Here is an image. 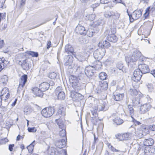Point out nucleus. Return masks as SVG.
Instances as JSON below:
<instances>
[{"label":"nucleus","mask_w":155,"mask_h":155,"mask_svg":"<svg viewBox=\"0 0 155 155\" xmlns=\"http://www.w3.org/2000/svg\"><path fill=\"white\" fill-rule=\"evenodd\" d=\"M149 129L153 131H155V125H150L149 126Z\"/></svg>","instance_id":"nucleus-63"},{"label":"nucleus","mask_w":155,"mask_h":155,"mask_svg":"<svg viewBox=\"0 0 155 155\" xmlns=\"http://www.w3.org/2000/svg\"><path fill=\"white\" fill-rule=\"evenodd\" d=\"M138 68L143 74L148 73L150 71L149 66L145 64H139Z\"/></svg>","instance_id":"nucleus-14"},{"label":"nucleus","mask_w":155,"mask_h":155,"mask_svg":"<svg viewBox=\"0 0 155 155\" xmlns=\"http://www.w3.org/2000/svg\"><path fill=\"white\" fill-rule=\"evenodd\" d=\"M54 107H49L43 109L41 111V113L44 117H48L54 114Z\"/></svg>","instance_id":"nucleus-4"},{"label":"nucleus","mask_w":155,"mask_h":155,"mask_svg":"<svg viewBox=\"0 0 155 155\" xmlns=\"http://www.w3.org/2000/svg\"><path fill=\"white\" fill-rule=\"evenodd\" d=\"M116 28L114 27H111V32L112 35H114L116 32Z\"/></svg>","instance_id":"nucleus-62"},{"label":"nucleus","mask_w":155,"mask_h":155,"mask_svg":"<svg viewBox=\"0 0 155 155\" xmlns=\"http://www.w3.org/2000/svg\"><path fill=\"white\" fill-rule=\"evenodd\" d=\"M39 87L43 91H46L49 88L48 83L45 82H43L40 84Z\"/></svg>","instance_id":"nucleus-21"},{"label":"nucleus","mask_w":155,"mask_h":155,"mask_svg":"<svg viewBox=\"0 0 155 155\" xmlns=\"http://www.w3.org/2000/svg\"><path fill=\"white\" fill-rule=\"evenodd\" d=\"M150 154L151 155H154L155 154V148L153 147H150Z\"/></svg>","instance_id":"nucleus-56"},{"label":"nucleus","mask_w":155,"mask_h":155,"mask_svg":"<svg viewBox=\"0 0 155 155\" xmlns=\"http://www.w3.org/2000/svg\"><path fill=\"white\" fill-rule=\"evenodd\" d=\"M26 53L33 57H37L38 56V54L37 52L33 51H27Z\"/></svg>","instance_id":"nucleus-43"},{"label":"nucleus","mask_w":155,"mask_h":155,"mask_svg":"<svg viewBox=\"0 0 155 155\" xmlns=\"http://www.w3.org/2000/svg\"><path fill=\"white\" fill-rule=\"evenodd\" d=\"M94 71V68L91 66L87 67L84 70V72L86 75L89 78L93 75Z\"/></svg>","instance_id":"nucleus-10"},{"label":"nucleus","mask_w":155,"mask_h":155,"mask_svg":"<svg viewBox=\"0 0 155 155\" xmlns=\"http://www.w3.org/2000/svg\"><path fill=\"white\" fill-rule=\"evenodd\" d=\"M32 91L33 93L36 95V96L40 97H42L43 95V91H42L41 89L37 87H34L32 89Z\"/></svg>","instance_id":"nucleus-16"},{"label":"nucleus","mask_w":155,"mask_h":155,"mask_svg":"<svg viewBox=\"0 0 155 155\" xmlns=\"http://www.w3.org/2000/svg\"><path fill=\"white\" fill-rule=\"evenodd\" d=\"M117 68L120 70L123 71V64L121 63H118L117 65Z\"/></svg>","instance_id":"nucleus-59"},{"label":"nucleus","mask_w":155,"mask_h":155,"mask_svg":"<svg viewBox=\"0 0 155 155\" xmlns=\"http://www.w3.org/2000/svg\"><path fill=\"white\" fill-rule=\"evenodd\" d=\"M8 139L6 138L0 139V144H4L8 141Z\"/></svg>","instance_id":"nucleus-54"},{"label":"nucleus","mask_w":155,"mask_h":155,"mask_svg":"<svg viewBox=\"0 0 155 155\" xmlns=\"http://www.w3.org/2000/svg\"><path fill=\"white\" fill-rule=\"evenodd\" d=\"M113 121L114 124H116L117 125L122 124L123 122V120L119 117H117L114 119Z\"/></svg>","instance_id":"nucleus-27"},{"label":"nucleus","mask_w":155,"mask_h":155,"mask_svg":"<svg viewBox=\"0 0 155 155\" xmlns=\"http://www.w3.org/2000/svg\"><path fill=\"white\" fill-rule=\"evenodd\" d=\"M86 30L84 26L78 24L76 27L75 31L77 34H79L81 35H85Z\"/></svg>","instance_id":"nucleus-13"},{"label":"nucleus","mask_w":155,"mask_h":155,"mask_svg":"<svg viewBox=\"0 0 155 155\" xmlns=\"http://www.w3.org/2000/svg\"><path fill=\"white\" fill-rule=\"evenodd\" d=\"M73 60V57L72 55L65 56L64 59V65L66 66H68L69 68H71Z\"/></svg>","instance_id":"nucleus-8"},{"label":"nucleus","mask_w":155,"mask_h":155,"mask_svg":"<svg viewBox=\"0 0 155 155\" xmlns=\"http://www.w3.org/2000/svg\"><path fill=\"white\" fill-rule=\"evenodd\" d=\"M143 56L141 52L135 50L131 55L129 57H125V60L127 63L129 62H135L137 60L140 61H143Z\"/></svg>","instance_id":"nucleus-1"},{"label":"nucleus","mask_w":155,"mask_h":155,"mask_svg":"<svg viewBox=\"0 0 155 155\" xmlns=\"http://www.w3.org/2000/svg\"><path fill=\"white\" fill-rule=\"evenodd\" d=\"M71 96L74 101H79L83 98L82 94L76 91H72L71 92Z\"/></svg>","instance_id":"nucleus-12"},{"label":"nucleus","mask_w":155,"mask_h":155,"mask_svg":"<svg viewBox=\"0 0 155 155\" xmlns=\"http://www.w3.org/2000/svg\"><path fill=\"white\" fill-rule=\"evenodd\" d=\"M57 113L59 115L62 114L63 115H65L64 110V107L61 106H60L59 107Z\"/></svg>","instance_id":"nucleus-41"},{"label":"nucleus","mask_w":155,"mask_h":155,"mask_svg":"<svg viewBox=\"0 0 155 155\" xmlns=\"http://www.w3.org/2000/svg\"><path fill=\"white\" fill-rule=\"evenodd\" d=\"M154 143V140L151 138L145 139L143 141V144L146 147H150Z\"/></svg>","instance_id":"nucleus-18"},{"label":"nucleus","mask_w":155,"mask_h":155,"mask_svg":"<svg viewBox=\"0 0 155 155\" xmlns=\"http://www.w3.org/2000/svg\"><path fill=\"white\" fill-rule=\"evenodd\" d=\"M108 147L113 152H116L118 153V154H120L121 151L118 150H117L110 143H109L108 145Z\"/></svg>","instance_id":"nucleus-36"},{"label":"nucleus","mask_w":155,"mask_h":155,"mask_svg":"<svg viewBox=\"0 0 155 155\" xmlns=\"http://www.w3.org/2000/svg\"><path fill=\"white\" fill-rule=\"evenodd\" d=\"M130 94L132 96H137L139 94L140 97H141L142 94L139 91H138L137 90L135 89L134 87L133 88H130L129 91Z\"/></svg>","instance_id":"nucleus-23"},{"label":"nucleus","mask_w":155,"mask_h":155,"mask_svg":"<svg viewBox=\"0 0 155 155\" xmlns=\"http://www.w3.org/2000/svg\"><path fill=\"white\" fill-rule=\"evenodd\" d=\"M27 78L28 76L26 74H24L21 76L19 81V84L18 90H20V89H21L24 86L27 81Z\"/></svg>","instance_id":"nucleus-11"},{"label":"nucleus","mask_w":155,"mask_h":155,"mask_svg":"<svg viewBox=\"0 0 155 155\" xmlns=\"http://www.w3.org/2000/svg\"><path fill=\"white\" fill-rule=\"evenodd\" d=\"M130 114L132 115L134 114V110L132 105H129L128 106Z\"/></svg>","instance_id":"nucleus-53"},{"label":"nucleus","mask_w":155,"mask_h":155,"mask_svg":"<svg viewBox=\"0 0 155 155\" xmlns=\"http://www.w3.org/2000/svg\"><path fill=\"white\" fill-rule=\"evenodd\" d=\"M147 87L148 90L150 92H154V88L153 87V85L151 84H148L147 86Z\"/></svg>","instance_id":"nucleus-50"},{"label":"nucleus","mask_w":155,"mask_h":155,"mask_svg":"<svg viewBox=\"0 0 155 155\" xmlns=\"http://www.w3.org/2000/svg\"><path fill=\"white\" fill-rule=\"evenodd\" d=\"M140 98L136 97L132 99V103L134 106H136L140 104Z\"/></svg>","instance_id":"nucleus-28"},{"label":"nucleus","mask_w":155,"mask_h":155,"mask_svg":"<svg viewBox=\"0 0 155 155\" xmlns=\"http://www.w3.org/2000/svg\"><path fill=\"white\" fill-rule=\"evenodd\" d=\"M99 77L100 79L104 81V80H106L107 77V74L104 72H101L99 74Z\"/></svg>","instance_id":"nucleus-37"},{"label":"nucleus","mask_w":155,"mask_h":155,"mask_svg":"<svg viewBox=\"0 0 155 155\" xmlns=\"http://www.w3.org/2000/svg\"><path fill=\"white\" fill-rule=\"evenodd\" d=\"M95 15L94 14H89L86 16V18L87 19L89 20H93L95 18Z\"/></svg>","instance_id":"nucleus-46"},{"label":"nucleus","mask_w":155,"mask_h":155,"mask_svg":"<svg viewBox=\"0 0 155 155\" xmlns=\"http://www.w3.org/2000/svg\"><path fill=\"white\" fill-rule=\"evenodd\" d=\"M105 104L103 103H100L99 105H98L97 106V108L95 109V110H97L99 111H100L101 110H106V109H105Z\"/></svg>","instance_id":"nucleus-35"},{"label":"nucleus","mask_w":155,"mask_h":155,"mask_svg":"<svg viewBox=\"0 0 155 155\" xmlns=\"http://www.w3.org/2000/svg\"><path fill=\"white\" fill-rule=\"evenodd\" d=\"M5 90L8 91L7 88H4L2 90L1 92V94H2L0 96V106L2 105V101L3 100L5 101L6 100V99L4 98V91Z\"/></svg>","instance_id":"nucleus-34"},{"label":"nucleus","mask_w":155,"mask_h":155,"mask_svg":"<svg viewBox=\"0 0 155 155\" xmlns=\"http://www.w3.org/2000/svg\"><path fill=\"white\" fill-rule=\"evenodd\" d=\"M100 1L101 4H106L109 3L110 0H100Z\"/></svg>","instance_id":"nucleus-60"},{"label":"nucleus","mask_w":155,"mask_h":155,"mask_svg":"<svg viewBox=\"0 0 155 155\" xmlns=\"http://www.w3.org/2000/svg\"><path fill=\"white\" fill-rule=\"evenodd\" d=\"M151 106L149 103H146L142 105L140 108L139 112L141 114H144L148 112L151 108Z\"/></svg>","instance_id":"nucleus-9"},{"label":"nucleus","mask_w":155,"mask_h":155,"mask_svg":"<svg viewBox=\"0 0 155 155\" xmlns=\"http://www.w3.org/2000/svg\"><path fill=\"white\" fill-rule=\"evenodd\" d=\"M113 2L117 3H120L125 6V3L124 0H112Z\"/></svg>","instance_id":"nucleus-55"},{"label":"nucleus","mask_w":155,"mask_h":155,"mask_svg":"<svg viewBox=\"0 0 155 155\" xmlns=\"http://www.w3.org/2000/svg\"><path fill=\"white\" fill-rule=\"evenodd\" d=\"M62 92H64L62 89V87H57L54 92V94L56 96L60 94Z\"/></svg>","instance_id":"nucleus-40"},{"label":"nucleus","mask_w":155,"mask_h":155,"mask_svg":"<svg viewBox=\"0 0 155 155\" xmlns=\"http://www.w3.org/2000/svg\"><path fill=\"white\" fill-rule=\"evenodd\" d=\"M132 135L131 133H125L123 134H118L116 135V138L120 141L127 140L130 139Z\"/></svg>","instance_id":"nucleus-6"},{"label":"nucleus","mask_w":155,"mask_h":155,"mask_svg":"<svg viewBox=\"0 0 155 155\" xmlns=\"http://www.w3.org/2000/svg\"><path fill=\"white\" fill-rule=\"evenodd\" d=\"M35 142V141L34 140L27 147V148L28 149V150L30 153L31 152H32L33 151L34 148V145Z\"/></svg>","instance_id":"nucleus-42"},{"label":"nucleus","mask_w":155,"mask_h":155,"mask_svg":"<svg viewBox=\"0 0 155 155\" xmlns=\"http://www.w3.org/2000/svg\"><path fill=\"white\" fill-rule=\"evenodd\" d=\"M131 117L132 118V121L135 125H141V124H142L141 123H140V122L137 121L136 120H135L134 118H133L132 117Z\"/></svg>","instance_id":"nucleus-57"},{"label":"nucleus","mask_w":155,"mask_h":155,"mask_svg":"<svg viewBox=\"0 0 155 155\" xmlns=\"http://www.w3.org/2000/svg\"><path fill=\"white\" fill-rule=\"evenodd\" d=\"M150 147H146L144 149L145 155H151L150 150Z\"/></svg>","instance_id":"nucleus-49"},{"label":"nucleus","mask_w":155,"mask_h":155,"mask_svg":"<svg viewBox=\"0 0 155 155\" xmlns=\"http://www.w3.org/2000/svg\"><path fill=\"white\" fill-rule=\"evenodd\" d=\"M143 10L142 9L136 10L134 11L132 14L128 13L130 21L132 22L134 20H137L140 18L142 15Z\"/></svg>","instance_id":"nucleus-3"},{"label":"nucleus","mask_w":155,"mask_h":155,"mask_svg":"<svg viewBox=\"0 0 155 155\" xmlns=\"http://www.w3.org/2000/svg\"><path fill=\"white\" fill-rule=\"evenodd\" d=\"M8 78L6 75H4L2 76L0 81L3 84H6L8 81Z\"/></svg>","instance_id":"nucleus-44"},{"label":"nucleus","mask_w":155,"mask_h":155,"mask_svg":"<svg viewBox=\"0 0 155 155\" xmlns=\"http://www.w3.org/2000/svg\"><path fill=\"white\" fill-rule=\"evenodd\" d=\"M150 8V6L148 7L146 9L145 12L143 15L144 17L145 18H147L149 16Z\"/></svg>","instance_id":"nucleus-48"},{"label":"nucleus","mask_w":155,"mask_h":155,"mask_svg":"<svg viewBox=\"0 0 155 155\" xmlns=\"http://www.w3.org/2000/svg\"><path fill=\"white\" fill-rule=\"evenodd\" d=\"M8 89V91L5 90L4 91V97H5V99L6 100L8 99L10 96L9 92L8 91V88H7Z\"/></svg>","instance_id":"nucleus-52"},{"label":"nucleus","mask_w":155,"mask_h":155,"mask_svg":"<svg viewBox=\"0 0 155 155\" xmlns=\"http://www.w3.org/2000/svg\"><path fill=\"white\" fill-rule=\"evenodd\" d=\"M55 145L59 148H62L66 146V141L64 139H62L56 142Z\"/></svg>","instance_id":"nucleus-17"},{"label":"nucleus","mask_w":155,"mask_h":155,"mask_svg":"<svg viewBox=\"0 0 155 155\" xmlns=\"http://www.w3.org/2000/svg\"><path fill=\"white\" fill-rule=\"evenodd\" d=\"M113 12V11H107L105 12H104V17L107 18H111L112 16Z\"/></svg>","instance_id":"nucleus-30"},{"label":"nucleus","mask_w":155,"mask_h":155,"mask_svg":"<svg viewBox=\"0 0 155 155\" xmlns=\"http://www.w3.org/2000/svg\"><path fill=\"white\" fill-rule=\"evenodd\" d=\"M76 77L73 76L71 77V80L70 81L71 83V85L73 88L74 90L75 91H79L81 89L80 84L78 82H74V80L75 79Z\"/></svg>","instance_id":"nucleus-7"},{"label":"nucleus","mask_w":155,"mask_h":155,"mask_svg":"<svg viewBox=\"0 0 155 155\" xmlns=\"http://www.w3.org/2000/svg\"><path fill=\"white\" fill-rule=\"evenodd\" d=\"M124 96V94H114L112 97L115 101H119L122 100Z\"/></svg>","instance_id":"nucleus-22"},{"label":"nucleus","mask_w":155,"mask_h":155,"mask_svg":"<svg viewBox=\"0 0 155 155\" xmlns=\"http://www.w3.org/2000/svg\"><path fill=\"white\" fill-rule=\"evenodd\" d=\"M91 113H92V115L93 116V117H92V118H93L92 121L94 124L95 123V122L94 120H95L96 122H97V114L95 112H93L91 111Z\"/></svg>","instance_id":"nucleus-45"},{"label":"nucleus","mask_w":155,"mask_h":155,"mask_svg":"<svg viewBox=\"0 0 155 155\" xmlns=\"http://www.w3.org/2000/svg\"><path fill=\"white\" fill-rule=\"evenodd\" d=\"M51 42L50 41H48L47 43V49H49L51 46Z\"/></svg>","instance_id":"nucleus-64"},{"label":"nucleus","mask_w":155,"mask_h":155,"mask_svg":"<svg viewBox=\"0 0 155 155\" xmlns=\"http://www.w3.org/2000/svg\"><path fill=\"white\" fill-rule=\"evenodd\" d=\"M99 86L101 87V89L103 90H106L108 86L107 82L104 81H100Z\"/></svg>","instance_id":"nucleus-26"},{"label":"nucleus","mask_w":155,"mask_h":155,"mask_svg":"<svg viewBox=\"0 0 155 155\" xmlns=\"http://www.w3.org/2000/svg\"><path fill=\"white\" fill-rule=\"evenodd\" d=\"M48 84L49 85V88L51 87L50 89H51L52 88V87L54 85V83L53 81H50L49 83H48Z\"/></svg>","instance_id":"nucleus-61"},{"label":"nucleus","mask_w":155,"mask_h":155,"mask_svg":"<svg viewBox=\"0 0 155 155\" xmlns=\"http://www.w3.org/2000/svg\"><path fill=\"white\" fill-rule=\"evenodd\" d=\"M98 46V48L94 51L93 55L95 59L99 60L104 55L106 51L105 48L102 47L101 44H99Z\"/></svg>","instance_id":"nucleus-2"},{"label":"nucleus","mask_w":155,"mask_h":155,"mask_svg":"<svg viewBox=\"0 0 155 155\" xmlns=\"http://www.w3.org/2000/svg\"><path fill=\"white\" fill-rule=\"evenodd\" d=\"M127 63L128 66L132 69H134L136 67V65L135 62H129Z\"/></svg>","instance_id":"nucleus-51"},{"label":"nucleus","mask_w":155,"mask_h":155,"mask_svg":"<svg viewBox=\"0 0 155 155\" xmlns=\"http://www.w3.org/2000/svg\"><path fill=\"white\" fill-rule=\"evenodd\" d=\"M58 99L64 100L65 97V95L64 92H62L60 94L56 96Z\"/></svg>","instance_id":"nucleus-38"},{"label":"nucleus","mask_w":155,"mask_h":155,"mask_svg":"<svg viewBox=\"0 0 155 155\" xmlns=\"http://www.w3.org/2000/svg\"><path fill=\"white\" fill-rule=\"evenodd\" d=\"M143 74L138 68L134 71V76L132 77V80L136 82H138L140 80Z\"/></svg>","instance_id":"nucleus-5"},{"label":"nucleus","mask_w":155,"mask_h":155,"mask_svg":"<svg viewBox=\"0 0 155 155\" xmlns=\"http://www.w3.org/2000/svg\"><path fill=\"white\" fill-rule=\"evenodd\" d=\"M120 15L118 12L113 11L111 18L114 20H118L120 17Z\"/></svg>","instance_id":"nucleus-39"},{"label":"nucleus","mask_w":155,"mask_h":155,"mask_svg":"<svg viewBox=\"0 0 155 155\" xmlns=\"http://www.w3.org/2000/svg\"><path fill=\"white\" fill-rule=\"evenodd\" d=\"M56 149L54 147H50L48 149V153L50 155H57L56 152Z\"/></svg>","instance_id":"nucleus-33"},{"label":"nucleus","mask_w":155,"mask_h":155,"mask_svg":"<svg viewBox=\"0 0 155 155\" xmlns=\"http://www.w3.org/2000/svg\"><path fill=\"white\" fill-rule=\"evenodd\" d=\"M56 123L59 128L62 129H65L66 127L64 126L63 122L60 119L56 120Z\"/></svg>","instance_id":"nucleus-29"},{"label":"nucleus","mask_w":155,"mask_h":155,"mask_svg":"<svg viewBox=\"0 0 155 155\" xmlns=\"http://www.w3.org/2000/svg\"><path fill=\"white\" fill-rule=\"evenodd\" d=\"M102 64L99 60H97L94 62L93 66H92L94 68V69L98 70L101 68Z\"/></svg>","instance_id":"nucleus-25"},{"label":"nucleus","mask_w":155,"mask_h":155,"mask_svg":"<svg viewBox=\"0 0 155 155\" xmlns=\"http://www.w3.org/2000/svg\"><path fill=\"white\" fill-rule=\"evenodd\" d=\"M99 44H101V46L102 48H104V47L106 48H108L110 46V43L108 41L105 40L103 41V43H102L101 42H99L98 45Z\"/></svg>","instance_id":"nucleus-32"},{"label":"nucleus","mask_w":155,"mask_h":155,"mask_svg":"<svg viewBox=\"0 0 155 155\" xmlns=\"http://www.w3.org/2000/svg\"><path fill=\"white\" fill-rule=\"evenodd\" d=\"M99 31V29L96 28H90L86 30L85 35L86 34L88 37H91L95 33H97Z\"/></svg>","instance_id":"nucleus-15"},{"label":"nucleus","mask_w":155,"mask_h":155,"mask_svg":"<svg viewBox=\"0 0 155 155\" xmlns=\"http://www.w3.org/2000/svg\"><path fill=\"white\" fill-rule=\"evenodd\" d=\"M48 77L52 79H58L59 78V74L54 72H51L49 73Z\"/></svg>","instance_id":"nucleus-24"},{"label":"nucleus","mask_w":155,"mask_h":155,"mask_svg":"<svg viewBox=\"0 0 155 155\" xmlns=\"http://www.w3.org/2000/svg\"><path fill=\"white\" fill-rule=\"evenodd\" d=\"M28 130L29 132H35L37 131V130L35 127H28Z\"/></svg>","instance_id":"nucleus-58"},{"label":"nucleus","mask_w":155,"mask_h":155,"mask_svg":"<svg viewBox=\"0 0 155 155\" xmlns=\"http://www.w3.org/2000/svg\"><path fill=\"white\" fill-rule=\"evenodd\" d=\"M107 40L113 43L116 42L117 40V37L114 35H109L107 37Z\"/></svg>","instance_id":"nucleus-20"},{"label":"nucleus","mask_w":155,"mask_h":155,"mask_svg":"<svg viewBox=\"0 0 155 155\" xmlns=\"http://www.w3.org/2000/svg\"><path fill=\"white\" fill-rule=\"evenodd\" d=\"M65 51L68 54H73L74 50L72 46L70 44H68L65 47Z\"/></svg>","instance_id":"nucleus-19"},{"label":"nucleus","mask_w":155,"mask_h":155,"mask_svg":"<svg viewBox=\"0 0 155 155\" xmlns=\"http://www.w3.org/2000/svg\"><path fill=\"white\" fill-rule=\"evenodd\" d=\"M60 136L65 137L66 139V133L65 129H62L60 132Z\"/></svg>","instance_id":"nucleus-47"},{"label":"nucleus","mask_w":155,"mask_h":155,"mask_svg":"<svg viewBox=\"0 0 155 155\" xmlns=\"http://www.w3.org/2000/svg\"><path fill=\"white\" fill-rule=\"evenodd\" d=\"M26 60V59H25L21 64L22 67L25 70L28 69L29 68V64L27 63Z\"/></svg>","instance_id":"nucleus-31"}]
</instances>
